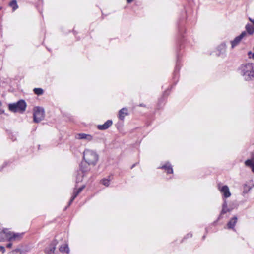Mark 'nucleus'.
<instances>
[{
    "mask_svg": "<svg viewBox=\"0 0 254 254\" xmlns=\"http://www.w3.org/2000/svg\"><path fill=\"white\" fill-rule=\"evenodd\" d=\"M240 74L246 81L254 80V64L245 63L239 68Z\"/></svg>",
    "mask_w": 254,
    "mask_h": 254,
    "instance_id": "1",
    "label": "nucleus"
},
{
    "mask_svg": "<svg viewBox=\"0 0 254 254\" xmlns=\"http://www.w3.org/2000/svg\"><path fill=\"white\" fill-rule=\"evenodd\" d=\"M22 234L15 233L7 229H4L0 232V241H2L4 238L9 241L15 240L22 237Z\"/></svg>",
    "mask_w": 254,
    "mask_h": 254,
    "instance_id": "2",
    "label": "nucleus"
},
{
    "mask_svg": "<svg viewBox=\"0 0 254 254\" xmlns=\"http://www.w3.org/2000/svg\"><path fill=\"white\" fill-rule=\"evenodd\" d=\"M84 159L89 165H95L98 160V156L94 151L87 149L84 152Z\"/></svg>",
    "mask_w": 254,
    "mask_h": 254,
    "instance_id": "3",
    "label": "nucleus"
},
{
    "mask_svg": "<svg viewBox=\"0 0 254 254\" xmlns=\"http://www.w3.org/2000/svg\"><path fill=\"white\" fill-rule=\"evenodd\" d=\"M9 110L13 112H23L26 108V104L23 100L8 105Z\"/></svg>",
    "mask_w": 254,
    "mask_h": 254,
    "instance_id": "4",
    "label": "nucleus"
},
{
    "mask_svg": "<svg viewBox=\"0 0 254 254\" xmlns=\"http://www.w3.org/2000/svg\"><path fill=\"white\" fill-rule=\"evenodd\" d=\"M44 117V109L39 107H36L34 109V121L35 122L38 123L41 121Z\"/></svg>",
    "mask_w": 254,
    "mask_h": 254,
    "instance_id": "5",
    "label": "nucleus"
},
{
    "mask_svg": "<svg viewBox=\"0 0 254 254\" xmlns=\"http://www.w3.org/2000/svg\"><path fill=\"white\" fill-rule=\"evenodd\" d=\"M247 33L246 31H243L238 36L236 37L234 40L231 41L232 48H233L235 46L238 45L241 40L247 36Z\"/></svg>",
    "mask_w": 254,
    "mask_h": 254,
    "instance_id": "6",
    "label": "nucleus"
},
{
    "mask_svg": "<svg viewBox=\"0 0 254 254\" xmlns=\"http://www.w3.org/2000/svg\"><path fill=\"white\" fill-rule=\"evenodd\" d=\"M218 189L225 198H228L231 196V193L227 186L225 185L220 187V185H219Z\"/></svg>",
    "mask_w": 254,
    "mask_h": 254,
    "instance_id": "7",
    "label": "nucleus"
},
{
    "mask_svg": "<svg viewBox=\"0 0 254 254\" xmlns=\"http://www.w3.org/2000/svg\"><path fill=\"white\" fill-rule=\"evenodd\" d=\"M76 138L80 140H91L92 139V136L89 134L85 133H78L76 135Z\"/></svg>",
    "mask_w": 254,
    "mask_h": 254,
    "instance_id": "8",
    "label": "nucleus"
},
{
    "mask_svg": "<svg viewBox=\"0 0 254 254\" xmlns=\"http://www.w3.org/2000/svg\"><path fill=\"white\" fill-rule=\"evenodd\" d=\"M231 211V209H229L228 207H227V201L226 200H224V202H223V205H222V211L220 213V214L218 217V219H221L222 218V216L226 213L227 212H230Z\"/></svg>",
    "mask_w": 254,
    "mask_h": 254,
    "instance_id": "9",
    "label": "nucleus"
},
{
    "mask_svg": "<svg viewBox=\"0 0 254 254\" xmlns=\"http://www.w3.org/2000/svg\"><path fill=\"white\" fill-rule=\"evenodd\" d=\"M112 120H108L103 125L98 126V129L100 130H105L109 128L112 125Z\"/></svg>",
    "mask_w": 254,
    "mask_h": 254,
    "instance_id": "10",
    "label": "nucleus"
},
{
    "mask_svg": "<svg viewBox=\"0 0 254 254\" xmlns=\"http://www.w3.org/2000/svg\"><path fill=\"white\" fill-rule=\"evenodd\" d=\"M127 115V109L125 108H122L119 111V119L122 121H124Z\"/></svg>",
    "mask_w": 254,
    "mask_h": 254,
    "instance_id": "11",
    "label": "nucleus"
},
{
    "mask_svg": "<svg viewBox=\"0 0 254 254\" xmlns=\"http://www.w3.org/2000/svg\"><path fill=\"white\" fill-rule=\"evenodd\" d=\"M237 218L236 216L233 217L227 224V227L229 229H234V227L237 223Z\"/></svg>",
    "mask_w": 254,
    "mask_h": 254,
    "instance_id": "12",
    "label": "nucleus"
},
{
    "mask_svg": "<svg viewBox=\"0 0 254 254\" xmlns=\"http://www.w3.org/2000/svg\"><path fill=\"white\" fill-rule=\"evenodd\" d=\"M59 251L62 253H66L69 254V248L68 247V244L65 243L62 245H61L59 248Z\"/></svg>",
    "mask_w": 254,
    "mask_h": 254,
    "instance_id": "13",
    "label": "nucleus"
},
{
    "mask_svg": "<svg viewBox=\"0 0 254 254\" xmlns=\"http://www.w3.org/2000/svg\"><path fill=\"white\" fill-rule=\"evenodd\" d=\"M246 29L247 32L250 35H252L254 33V26L248 23L246 25Z\"/></svg>",
    "mask_w": 254,
    "mask_h": 254,
    "instance_id": "14",
    "label": "nucleus"
},
{
    "mask_svg": "<svg viewBox=\"0 0 254 254\" xmlns=\"http://www.w3.org/2000/svg\"><path fill=\"white\" fill-rule=\"evenodd\" d=\"M161 168L165 169L168 173H173V169L170 164H167L163 166Z\"/></svg>",
    "mask_w": 254,
    "mask_h": 254,
    "instance_id": "15",
    "label": "nucleus"
},
{
    "mask_svg": "<svg viewBox=\"0 0 254 254\" xmlns=\"http://www.w3.org/2000/svg\"><path fill=\"white\" fill-rule=\"evenodd\" d=\"M84 188V187H82L79 188L76 191L74 192V195L72 196V198L70 200V203H71L73 200L75 198V197L78 195V194L81 191V190Z\"/></svg>",
    "mask_w": 254,
    "mask_h": 254,
    "instance_id": "16",
    "label": "nucleus"
},
{
    "mask_svg": "<svg viewBox=\"0 0 254 254\" xmlns=\"http://www.w3.org/2000/svg\"><path fill=\"white\" fill-rule=\"evenodd\" d=\"M9 5L12 8L13 10H15L18 8V5L16 0H12L10 3Z\"/></svg>",
    "mask_w": 254,
    "mask_h": 254,
    "instance_id": "17",
    "label": "nucleus"
},
{
    "mask_svg": "<svg viewBox=\"0 0 254 254\" xmlns=\"http://www.w3.org/2000/svg\"><path fill=\"white\" fill-rule=\"evenodd\" d=\"M34 92L36 94H37L38 95H42L43 93V89L42 88H34Z\"/></svg>",
    "mask_w": 254,
    "mask_h": 254,
    "instance_id": "18",
    "label": "nucleus"
},
{
    "mask_svg": "<svg viewBox=\"0 0 254 254\" xmlns=\"http://www.w3.org/2000/svg\"><path fill=\"white\" fill-rule=\"evenodd\" d=\"M21 250L20 249H15L10 252L9 254H21Z\"/></svg>",
    "mask_w": 254,
    "mask_h": 254,
    "instance_id": "19",
    "label": "nucleus"
},
{
    "mask_svg": "<svg viewBox=\"0 0 254 254\" xmlns=\"http://www.w3.org/2000/svg\"><path fill=\"white\" fill-rule=\"evenodd\" d=\"M102 183L104 186L108 187L110 185V180L108 179H104L102 180Z\"/></svg>",
    "mask_w": 254,
    "mask_h": 254,
    "instance_id": "20",
    "label": "nucleus"
},
{
    "mask_svg": "<svg viewBox=\"0 0 254 254\" xmlns=\"http://www.w3.org/2000/svg\"><path fill=\"white\" fill-rule=\"evenodd\" d=\"M2 106V103L1 101H0V113H3L4 110L1 108Z\"/></svg>",
    "mask_w": 254,
    "mask_h": 254,
    "instance_id": "21",
    "label": "nucleus"
},
{
    "mask_svg": "<svg viewBox=\"0 0 254 254\" xmlns=\"http://www.w3.org/2000/svg\"><path fill=\"white\" fill-rule=\"evenodd\" d=\"M220 47H222V50H223L224 51H225V49H226L225 44L221 45Z\"/></svg>",
    "mask_w": 254,
    "mask_h": 254,
    "instance_id": "22",
    "label": "nucleus"
},
{
    "mask_svg": "<svg viewBox=\"0 0 254 254\" xmlns=\"http://www.w3.org/2000/svg\"><path fill=\"white\" fill-rule=\"evenodd\" d=\"M0 249L3 253L5 252V248L3 247L0 246Z\"/></svg>",
    "mask_w": 254,
    "mask_h": 254,
    "instance_id": "23",
    "label": "nucleus"
},
{
    "mask_svg": "<svg viewBox=\"0 0 254 254\" xmlns=\"http://www.w3.org/2000/svg\"><path fill=\"white\" fill-rule=\"evenodd\" d=\"M249 20L250 21H251L254 24V19H252L251 17H249Z\"/></svg>",
    "mask_w": 254,
    "mask_h": 254,
    "instance_id": "24",
    "label": "nucleus"
},
{
    "mask_svg": "<svg viewBox=\"0 0 254 254\" xmlns=\"http://www.w3.org/2000/svg\"><path fill=\"white\" fill-rule=\"evenodd\" d=\"M56 243L55 242V243H54V245H53V247H52V248H53V252H54V250H55V248H56Z\"/></svg>",
    "mask_w": 254,
    "mask_h": 254,
    "instance_id": "25",
    "label": "nucleus"
},
{
    "mask_svg": "<svg viewBox=\"0 0 254 254\" xmlns=\"http://www.w3.org/2000/svg\"><path fill=\"white\" fill-rule=\"evenodd\" d=\"M12 246V244L11 243H9L7 245V247L9 248H11Z\"/></svg>",
    "mask_w": 254,
    "mask_h": 254,
    "instance_id": "26",
    "label": "nucleus"
},
{
    "mask_svg": "<svg viewBox=\"0 0 254 254\" xmlns=\"http://www.w3.org/2000/svg\"><path fill=\"white\" fill-rule=\"evenodd\" d=\"M133 0H128V3L132 2Z\"/></svg>",
    "mask_w": 254,
    "mask_h": 254,
    "instance_id": "27",
    "label": "nucleus"
},
{
    "mask_svg": "<svg viewBox=\"0 0 254 254\" xmlns=\"http://www.w3.org/2000/svg\"><path fill=\"white\" fill-rule=\"evenodd\" d=\"M1 9V7H0V10Z\"/></svg>",
    "mask_w": 254,
    "mask_h": 254,
    "instance_id": "28",
    "label": "nucleus"
}]
</instances>
